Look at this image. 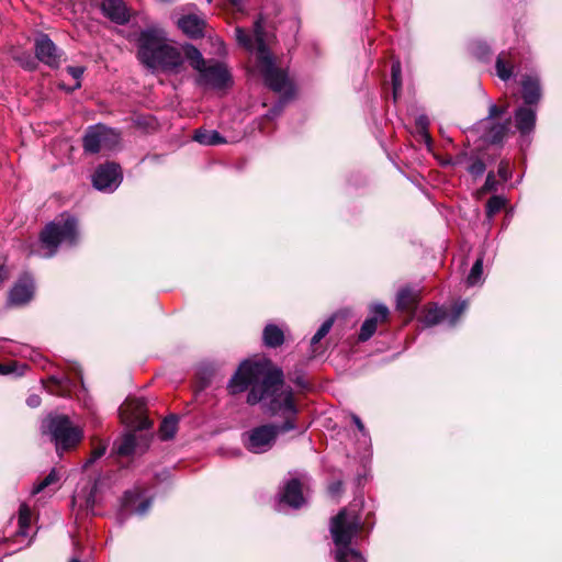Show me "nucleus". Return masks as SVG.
I'll return each mask as SVG.
<instances>
[{"label":"nucleus","instance_id":"f03ea898","mask_svg":"<svg viewBox=\"0 0 562 562\" xmlns=\"http://www.w3.org/2000/svg\"><path fill=\"white\" fill-rule=\"evenodd\" d=\"M235 34L238 45L248 52H256L257 66L266 86L281 95L280 101L268 114L270 119H273L283 110L285 102L294 94L293 82L288 72L276 65L272 55L267 49L262 18H258L255 21L252 33L237 26Z\"/></svg>","mask_w":562,"mask_h":562},{"label":"nucleus","instance_id":"49530a36","mask_svg":"<svg viewBox=\"0 0 562 562\" xmlns=\"http://www.w3.org/2000/svg\"><path fill=\"white\" fill-rule=\"evenodd\" d=\"M70 562H80L78 559L74 558L70 560Z\"/></svg>","mask_w":562,"mask_h":562},{"label":"nucleus","instance_id":"f257e3e1","mask_svg":"<svg viewBox=\"0 0 562 562\" xmlns=\"http://www.w3.org/2000/svg\"><path fill=\"white\" fill-rule=\"evenodd\" d=\"M251 389L247 403L255 405L262 403L271 415H279L285 419L282 426L262 425L254 428L244 439L245 447L254 453H262L271 449L279 432L295 428L294 417L297 408L293 397L292 387L284 384L283 372L269 362L244 361L228 383L231 393L236 394Z\"/></svg>","mask_w":562,"mask_h":562},{"label":"nucleus","instance_id":"ea45409f","mask_svg":"<svg viewBox=\"0 0 562 562\" xmlns=\"http://www.w3.org/2000/svg\"><path fill=\"white\" fill-rule=\"evenodd\" d=\"M26 404L32 407V408H35L37 406H40L41 404V397L36 394H32L27 397L26 400Z\"/></svg>","mask_w":562,"mask_h":562},{"label":"nucleus","instance_id":"a18cd8bd","mask_svg":"<svg viewBox=\"0 0 562 562\" xmlns=\"http://www.w3.org/2000/svg\"><path fill=\"white\" fill-rule=\"evenodd\" d=\"M418 121H419V124H420V125H423V126H426V125H427V120H426V117L420 116Z\"/></svg>","mask_w":562,"mask_h":562},{"label":"nucleus","instance_id":"f704fd0d","mask_svg":"<svg viewBox=\"0 0 562 562\" xmlns=\"http://www.w3.org/2000/svg\"><path fill=\"white\" fill-rule=\"evenodd\" d=\"M85 68L80 66H69L67 67V72L76 79V83L69 88V90H75L80 88V78L83 75Z\"/></svg>","mask_w":562,"mask_h":562},{"label":"nucleus","instance_id":"4be33fe9","mask_svg":"<svg viewBox=\"0 0 562 562\" xmlns=\"http://www.w3.org/2000/svg\"><path fill=\"white\" fill-rule=\"evenodd\" d=\"M193 139L204 146H214L226 142L217 131L202 128L195 131Z\"/></svg>","mask_w":562,"mask_h":562},{"label":"nucleus","instance_id":"dca6fc26","mask_svg":"<svg viewBox=\"0 0 562 562\" xmlns=\"http://www.w3.org/2000/svg\"><path fill=\"white\" fill-rule=\"evenodd\" d=\"M280 503H285L293 508H300L305 504L302 485L297 479L290 480L280 495Z\"/></svg>","mask_w":562,"mask_h":562},{"label":"nucleus","instance_id":"5701e85b","mask_svg":"<svg viewBox=\"0 0 562 562\" xmlns=\"http://www.w3.org/2000/svg\"><path fill=\"white\" fill-rule=\"evenodd\" d=\"M262 338L266 346L276 348L283 344L284 333L280 327L268 324L263 329Z\"/></svg>","mask_w":562,"mask_h":562},{"label":"nucleus","instance_id":"c756f323","mask_svg":"<svg viewBox=\"0 0 562 562\" xmlns=\"http://www.w3.org/2000/svg\"><path fill=\"white\" fill-rule=\"evenodd\" d=\"M506 200L501 195H493L486 203V214L493 217L505 206Z\"/></svg>","mask_w":562,"mask_h":562},{"label":"nucleus","instance_id":"4c0bfd02","mask_svg":"<svg viewBox=\"0 0 562 562\" xmlns=\"http://www.w3.org/2000/svg\"><path fill=\"white\" fill-rule=\"evenodd\" d=\"M498 175L503 181H507L510 178V170L508 162L502 161L498 167Z\"/></svg>","mask_w":562,"mask_h":562},{"label":"nucleus","instance_id":"412c9836","mask_svg":"<svg viewBox=\"0 0 562 562\" xmlns=\"http://www.w3.org/2000/svg\"><path fill=\"white\" fill-rule=\"evenodd\" d=\"M418 293L409 288L401 289L396 296V307L403 312H412L417 303Z\"/></svg>","mask_w":562,"mask_h":562},{"label":"nucleus","instance_id":"6ab92c4d","mask_svg":"<svg viewBox=\"0 0 562 562\" xmlns=\"http://www.w3.org/2000/svg\"><path fill=\"white\" fill-rule=\"evenodd\" d=\"M515 123L521 135H529L536 125V111L530 108L519 106L515 111Z\"/></svg>","mask_w":562,"mask_h":562},{"label":"nucleus","instance_id":"20e7f679","mask_svg":"<svg viewBox=\"0 0 562 562\" xmlns=\"http://www.w3.org/2000/svg\"><path fill=\"white\" fill-rule=\"evenodd\" d=\"M360 528L361 518L356 510L342 509L331 519L330 533L337 562H367L359 551L349 547Z\"/></svg>","mask_w":562,"mask_h":562},{"label":"nucleus","instance_id":"393cba45","mask_svg":"<svg viewBox=\"0 0 562 562\" xmlns=\"http://www.w3.org/2000/svg\"><path fill=\"white\" fill-rule=\"evenodd\" d=\"M510 128V121L507 120L504 123L493 124L485 135L487 142L492 144L501 143L504 137L508 134Z\"/></svg>","mask_w":562,"mask_h":562},{"label":"nucleus","instance_id":"c9c22d12","mask_svg":"<svg viewBox=\"0 0 562 562\" xmlns=\"http://www.w3.org/2000/svg\"><path fill=\"white\" fill-rule=\"evenodd\" d=\"M485 169H486L485 164L481 159H476V160L472 161L470 164V166L468 167V171L474 177L482 176L484 173Z\"/></svg>","mask_w":562,"mask_h":562},{"label":"nucleus","instance_id":"37998d69","mask_svg":"<svg viewBox=\"0 0 562 562\" xmlns=\"http://www.w3.org/2000/svg\"><path fill=\"white\" fill-rule=\"evenodd\" d=\"M352 420H353L355 425L357 426V428L361 432H364V426H363L361 419L357 415H352Z\"/></svg>","mask_w":562,"mask_h":562},{"label":"nucleus","instance_id":"7ed1b4c3","mask_svg":"<svg viewBox=\"0 0 562 562\" xmlns=\"http://www.w3.org/2000/svg\"><path fill=\"white\" fill-rule=\"evenodd\" d=\"M138 58L153 72L177 75L184 67L186 46L176 45L164 30L148 27L139 34Z\"/></svg>","mask_w":562,"mask_h":562},{"label":"nucleus","instance_id":"ddd939ff","mask_svg":"<svg viewBox=\"0 0 562 562\" xmlns=\"http://www.w3.org/2000/svg\"><path fill=\"white\" fill-rule=\"evenodd\" d=\"M34 295V282L29 276L22 277L11 289L9 303L11 305H24L29 303Z\"/></svg>","mask_w":562,"mask_h":562},{"label":"nucleus","instance_id":"6e6552de","mask_svg":"<svg viewBox=\"0 0 562 562\" xmlns=\"http://www.w3.org/2000/svg\"><path fill=\"white\" fill-rule=\"evenodd\" d=\"M120 143V134L104 125L90 127L83 137L86 151L97 154L102 150H113Z\"/></svg>","mask_w":562,"mask_h":562},{"label":"nucleus","instance_id":"473e14b6","mask_svg":"<svg viewBox=\"0 0 562 562\" xmlns=\"http://www.w3.org/2000/svg\"><path fill=\"white\" fill-rule=\"evenodd\" d=\"M392 85L394 99H396L397 92L402 88L401 64L398 60L392 64Z\"/></svg>","mask_w":562,"mask_h":562},{"label":"nucleus","instance_id":"4468645a","mask_svg":"<svg viewBox=\"0 0 562 562\" xmlns=\"http://www.w3.org/2000/svg\"><path fill=\"white\" fill-rule=\"evenodd\" d=\"M371 313L373 314L371 317L367 318L361 326L359 333V340L367 341L370 339L376 330L378 322L385 321L389 315V310L383 304H375L371 308Z\"/></svg>","mask_w":562,"mask_h":562},{"label":"nucleus","instance_id":"b1692460","mask_svg":"<svg viewBox=\"0 0 562 562\" xmlns=\"http://www.w3.org/2000/svg\"><path fill=\"white\" fill-rule=\"evenodd\" d=\"M496 75L503 81H507L513 76L514 65L509 59V55L507 53H501L496 59Z\"/></svg>","mask_w":562,"mask_h":562},{"label":"nucleus","instance_id":"a19ab883","mask_svg":"<svg viewBox=\"0 0 562 562\" xmlns=\"http://www.w3.org/2000/svg\"><path fill=\"white\" fill-rule=\"evenodd\" d=\"M341 491V483L340 482H336V483H333L330 486H329V493L333 495V496H336L337 494H339Z\"/></svg>","mask_w":562,"mask_h":562},{"label":"nucleus","instance_id":"9d476101","mask_svg":"<svg viewBox=\"0 0 562 562\" xmlns=\"http://www.w3.org/2000/svg\"><path fill=\"white\" fill-rule=\"evenodd\" d=\"M467 308H468L467 301H461L460 303L456 304L450 314H448L447 311L442 307L432 306L426 311L423 322H424L425 326H428V327L435 326L445 321H447L450 326H453V325H456L459 317L462 315V313Z\"/></svg>","mask_w":562,"mask_h":562},{"label":"nucleus","instance_id":"c85d7f7f","mask_svg":"<svg viewBox=\"0 0 562 562\" xmlns=\"http://www.w3.org/2000/svg\"><path fill=\"white\" fill-rule=\"evenodd\" d=\"M483 276V257H479L474 262L473 267L470 270V273L467 278V284L469 286H474L482 283Z\"/></svg>","mask_w":562,"mask_h":562},{"label":"nucleus","instance_id":"a878e982","mask_svg":"<svg viewBox=\"0 0 562 562\" xmlns=\"http://www.w3.org/2000/svg\"><path fill=\"white\" fill-rule=\"evenodd\" d=\"M137 449V438L134 434L125 435L116 445L115 450L120 456H131Z\"/></svg>","mask_w":562,"mask_h":562},{"label":"nucleus","instance_id":"2eb2a0df","mask_svg":"<svg viewBox=\"0 0 562 562\" xmlns=\"http://www.w3.org/2000/svg\"><path fill=\"white\" fill-rule=\"evenodd\" d=\"M522 98L527 105L537 104L541 99L540 79L537 75L526 74L521 77Z\"/></svg>","mask_w":562,"mask_h":562},{"label":"nucleus","instance_id":"39448f33","mask_svg":"<svg viewBox=\"0 0 562 562\" xmlns=\"http://www.w3.org/2000/svg\"><path fill=\"white\" fill-rule=\"evenodd\" d=\"M186 57L191 67L199 72L196 83L212 89H225L232 85L227 67L218 61L207 63L201 52L193 45H186Z\"/></svg>","mask_w":562,"mask_h":562},{"label":"nucleus","instance_id":"a211bd4d","mask_svg":"<svg viewBox=\"0 0 562 562\" xmlns=\"http://www.w3.org/2000/svg\"><path fill=\"white\" fill-rule=\"evenodd\" d=\"M177 24L191 38H198L204 34L205 21L195 14L183 15L178 20Z\"/></svg>","mask_w":562,"mask_h":562},{"label":"nucleus","instance_id":"f8f14e48","mask_svg":"<svg viewBox=\"0 0 562 562\" xmlns=\"http://www.w3.org/2000/svg\"><path fill=\"white\" fill-rule=\"evenodd\" d=\"M36 57L50 67H57L60 61V54L52 40L41 34L35 42Z\"/></svg>","mask_w":562,"mask_h":562},{"label":"nucleus","instance_id":"de8ad7c7","mask_svg":"<svg viewBox=\"0 0 562 562\" xmlns=\"http://www.w3.org/2000/svg\"><path fill=\"white\" fill-rule=\"evenodd\" d=\"M206 1H207L209 3H211V2H212V0H206Z\"/></svg>","mask_w":562,"mask_h":562},{"label":"nucleus","instance_id":"72a5a7b5","mask_svg":"<svg viewBox=\"0 0 562 562\" xmlns=\"http://www.w3.org/2000/svg\"><path fill=\"white\" fill-rule=\"evenodd\" d=\"M106 451V443L99 442L94 446L91 457L86 461L85 467L92 464L95 460L101 458Z\"/></svg>","mask_w":562,"mask_h":562},{"label":"nucleus","instance_id":"f3484780","mask_svg":"<svg viewBox=\"0 0 562 562\" xmlns=\"http://www.w3.org/2000/svg\"><path fill=\"white\" fill-rule=\"evenodd\" d=\"M101 9L105 16L117 24L128 21V10L122 0H103Z\"/></svg>","mask_w":562,"mask_h":562},{"label":"nucleus","instance_id":"79ce46f5","mask_svg":"<svg viewBox=\"0 0 562 562\" xmlns=\"http://www.w3.org/2000/svg\"><path fill=\"white\" fill-rule=\"evenodd\" d=\"M14 371L12 364H2L0 363V374H9Z\"/></svg>","mask_w":562,"mask_h":562},{"label":"nucleus","instance_id":"7c9ffc66","mask_svg":"<svg viewBox=\"0 0 562 562\" xmlns=\"http://www.w3.org/2000/svg\"><path fill=\"white\" fill-rule=\"evenodd\" d=\"M58 480H59V476H58L56 470H52L46 477H44L40 483L34 485V487L32 490V494L35 495V494L41 493L46 487L57 483Z\"/></svg>","mask_w":562,"mask_h":562},{"label":"nucleus","instance_id":"423d86ee","mask_svg":"<svg viewBox=\"0 0 562 562\" xmlns=\"http://www.w3.org/2000/svg\"><path fill=\"white\" fill-rule=\"evenodd\" d=\"M77 221L74 216L61 214L60 217L50 222L41 233V244L45 252L44 257H52L59 245L74 246L78 241Z\"/></svg>","mask_w":562,"mask_h":562},{"label":"nucleus","instance_id":"2f4dec72","mask_svg":"<svg viewBox=\"0 0 562 562\" xmlns=\"http://www.w3.org/2000/svg\"><path fill=\"white\" fill-rule=\"evenodd\" d=\"M333 324H334V318H328L326 319L322 325L321 327L318 328V330L315 333V335L312 337L311 339V345L312 346H315L317 345L328 333L329 330L331 329L333 327Z\"/></svg>","mask_w":562,"mask_h":562},{"label":"nucleus","instance_id":"bb28decb","mask_svg":"<svg viewBox=\"0 0 562 562\" xmlns=\"http://www.w3.org/2000/svg\"><path fill=\"white\" fill-rule=\"evenodd\" d=\"M31 524V509L26 504H21L19 509V531L18 535L26 537Z\"/></svg>","mask_w":562,"mask_h":562},{"label":"nucleus","instance_id":"0eeeda50","mask_svg":"<svg viewBox=\"0 0 562 562\" xmlns=\"http://www.w3.org/2000/svg\"><path fill=\"white\" fill-rule=\"evenodd\" d=\"M41 429L43 434L49 436L59 454L76 448L83 438L82 428L74 425L66 415L47 416L42 422Z\"/></svg>","mask_w":562,"mask_h":562},{"label":"nucleus","instance_id":"c03bdc74","mask_svg":"<svg viewBox=\"0 0 562 562\" xmlns=\"http://www.w3.org/2000/svg\"><path fill=\"white\" fill-rule=\"evenodd\" d=\"M8 278V271L3 266H0V283Z\"/></svg>","mask_w":562,"mask_h":562},{"label":"nucleus","instance_id":"e433bc0d","mask_svg":"<svg viewBox=\"0 0 562 562\" xmlns=\"http://www.w3.org/2000/svg\"><path fill=\"white\" fill-rule=\"evenodd\" d=\"M497 189V181L495 180V176L493 172H490L486 177L485 183L482 188L483 191H495Z\"/></svg>","mask_w":562,"mask_h":562},{"label":"nucleus","instance_id":"58836bf2","mask_svg":"<svg viewBox=\"0 0 562 562\" xmlns=\"http://www.w3.org/2000/svg\"><path fill=\"white\" fill-rule=\"evenodd\" d=\"M505 111H506V109H504V108H498L496 104H491L490 111H488V116L486 117V121L492 120L495 116L505 113Z\"/></svg>","mask_w":562,"mask_h":562},{"label":"nucleus","instance_id":"aec40b11","mask_svg":"<svg viewBox=\"0 0 562 562\" xmlns=\"http://www.w3.org/2000/svg\"><path fill=\"white\" fill-rule=\"evenodd\" d=\"M151 505L150 499H140V494L137 490L127 491L124 494L123 506L125 509L131 510L137 515H145Z\"/></svg>","mask_w":562,"mask_h":562},{"label":"nucleus","instance_id":"cd10ccee","mask_svg":"<svg viewBox=\"0 0 562 562\" xmlns=\"http://www.w3.org/2000/svg\"><path fill=\"white\" fill-rule=\"evenodd\" d=\"M178 419L176 416L165 418L159 428V436L162 440L173 438L177 432Z\"/></svg>","mask_w":562,"mask_h":562},{"label":"nucleus","instance_id":"9b49d317","mask_svg":"<svg viewBox=\"0 0 562 562\" xmlns=\"http://www.w3.org/2000/svg\"><path fill=\"white\" fill-rule=\"evenodd\" d=\"M145 402L143 400H133L124 403L121 407V414L124 420L136 430L148 429L153 423L145 416Z\"/></svg>","mask_w":562,"mask_h":562},{"label":"nucleus","instance_id":"1a4fd4ad","mask_svg":"<svg viewBox=\"0 0 562 562\" xmlns=\"http://www.w3.org/2000/svg\"><path fill=\"white\" fill-rule=\"evenodd\" d=\"M122 181V172L116 164H105L97 168L92 176L93 187L99 191L113 192Z\"/></svg>","mask_w":562,"mask_h":562}]
</instances>
